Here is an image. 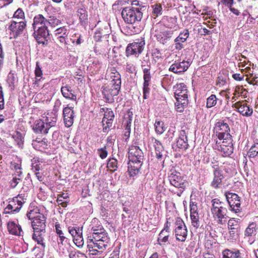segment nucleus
Returning a JSON list of instances; mask_svg holds the SVG:
<instances>
[{"instance_id": "nucleus-3", "label": "nucleus", "mask_w": 258, "mask_h": 258, "mask_svg": "<svg viewBox=\"0 0 258 258\" xmlns=\"http://www.w3.org/2000/svg\"><path fill=\"white\" fill-rule=\"evenodd\" d=\"M110 86L104 87L103 88L102 93L105 98L108 101H111L113 96H117L120 89L121 77L120 74L115 70H113L111 73Z\"/></svg>"}, {"instance_id": "nucleus-52", "label": "nucleus", "mask_w": 258, "mask_h": 258, "mask_svg": "<svg viewBox=\"0 0 258 258\" xmlns=\"http://www.w3.org/2000/svg\"><path fill=\"white\" fill-rule=\"evenodd\" d=\"M68 196L67 194H62V195H58L56 202L58 205H60L62 207H66L67 206V202H63L61 198L67 199Z\"/></svg>"}, {"instance_id": "nucleus-27", "label": "nucleus", "mask_w": 258, "mask_h": 258, "mask_svg": "<svg viewBox=\"0 0 258 258\" xmlns=\"http://www.w3.org/2000/svg\"><path fill=\"white\" fill-rule=\"evenodd\" d=\"M44 121L50 129L51 127L55 126L57 121V115L53 113V112L48 113Z\"/></svg>"}, {"instance_id": "nucleus-59", "label": "nucleus", "mask_w": 258, "mask_h": 258, "mask_svg": "<svg viewBox=\"0 0 258 258\" xmlns=\"http://www.w3.org/2000/svg\"><path fill=\"white\" fill-rule=\"evenodd\" d=\"M190 214H196L198 213V207L196 202H190Z\"/></svg>"}, {"instance_id": "nucleus-63", "label": "nucleus", "mask_w": 258, "mask_h": 258, "mask_svg": "<svg viewBox=\"0 0 258 258\" xmlns=\"http://www.w3.org/2000/svg\"><path fill=\"white\" fill-rule=\"evenodd\" d=\"M114 117V115L113 112L112 110L109 109H107V111L105 112L104 116L105 118L110 120H113Z\"/></svg>"}, {"instance_id": "nucleus-38", "label": "nucleus", "mask_w": 258, "mask_h": 258, "mask_svg": "<svg viewBox=\"0 0 258 258\" xmlns=\"http://www.w3.org/2000/svg\"><path fill=\"white\" fill-rule=\"evenodd\" d=\"M169 233L165 232L164 230H162L159 234L158 238V243L162 245V243H165L168 241Z\"/></svg>"}, {"instance_id": "nucleus-5", "label": "nucleus", "mask_w": 258, "mask_h": 258, "mask_svg": "<svg viewBox=\"0 0 258 258\" xmlns=\"http://www.w3.org/2000/svg\"><path fill=\"white\" fill-rule=\"evenodd\" d=\"M174 96L176 99L175 103L178 111H181L183 107L188 103L186 86L183 83L177 84L174 88Z\"/></svg>"}, {"instance_id": "nucleus-47", "label": "nucleus", "mask_w": 258, "mask_h": 258, "mask_svg": "<svg viewBox=\"0 0 258 258\" xmlns=\"http://www.w3.org/2000/svg\"><path fill=\"white\" fill-rule=\"evenodd\" d=\"M190 219L192 225L196 228L200 226L199 216L198 213L196 214H190Z\"/></svg>"}, {"instance_id": "nucleus-24", "label": "nucleus", "mask_w": 258, "mask_h": 258, "mask_svg": "<svg viewBox=\"0 0 258 258\" xmlns=\"http://www.w3.org/2000/svg\"><path fill=\"white\" fill-rule=\"evenodd\" d=\"M173 32L171 30H167L159 33L157 32L155 34L157 40L160 43L163 44H166L172 38Z\"/></svg>"}, {"instance_id": "nucleus-15", "label": "nucleus", "mask_w": 258, "mask_h": 258, "mask_svg": "<svg viewBox=\"0 0 258 258\" xmlns=\"http://www.w3.org/2000/svg\"><path fill=\"white\" fill-rule=\"evenodd\" d=\"M34 31L33 34L37 42L43 45L47 44L50 35L49 31L47 29V27Z\"/></svg>"}, {"instance_id": "nucleus-19", "label": "nucleus", "mask_w": 258, "mask_h": 258, "mask_svg": "<svg viewBox=\"0 0 258 258\" xmlns=\"http://www.w3.org/2000/svg\"><path fill=\"white\" fill-rule=\"evenodd\" d=\"M190 64V61H175L171 64L169 71L175 74H180L186 71Z\"/></svg>"}, {"instance_id": "nucleus-48", "label": "nucleus", "mask_w": 258, "mask_h": 258, "mask_svg": "<svg viewBox=\"0 0 258 258\" xmlns=\"http://www.w3.org/2000/svg\"><path fill=\"white\" fill-rule=\"evenodd\" d=\"M35 74L36 76V80L35 81V84H38V82L40 80V78L38 79L39 77H41L42 75V70L39 66V62H37L36 64V68L35 70Z\"/></svg>"}, {"instance_id": "nucleus-25", "label": "nucleus", "mask_w": 258, "mask_h": 258, "mask_svg": "<svg viewBox=\"0 0 258 258\" xmlns=\"http://www.w3.org/2000/svg\"><path fill=\"white\" fill-rule=\"evenodd\" d=\"M7 228L9 233L11 234L22 236L24 233L20 225H17L14 222H8Z\"/></svg>"}, {"instance_id": "nucleus-10", "label": "nucleus", "mask_w": 258, "mask_h": 258, "mask_svg": "<svg viewBox=\"0 0 258 258\" xmlns=\"http://www.w3.org/2000/svg\"><path fill=\"white\" fill-rule=\"evenodd\" d=\"M215 130L216 136L220 140L226 141L227 143L230 144L232 142V136L230 134V128L227 123L223 121H219L216 123Z\"/></svg>"}, {"instance_id": "nucleus-51", "label": "nucleus", "mask_w": 258, "mask_h": 258, "mask_svg": "<svg viewBox=\"0 0 258 258\" xmlns=\"http://www.w3.org/2000/svg\"><path fill=\"white\" fill-rule=\"evenodd\" d=\"M152 55L155 62L161 60L162 58V54L160 50L157 48L152 49Z\"/></svg>"}, {"instance_id": "nucleus-36", "label": "nucleus", "mask_w": 258, "mask_h": 258, "mask_svg": "<svg viewBox=\"0 0 258 258\" xmlns=\"http://www.w3.org/2000/svg\"><path fill=\"white\" fill-rule=\"evenodd\" d=\"M245 80L249 84L252 85L258 84V73H251L249 75H246Z\"/></svg>"}, {"instance_id": "nucleus-7", "label": "nucleus", "mask_w": 258, "mask_h": 258, "mask_svg": "<svg viewBox=\"0 0 258 258\" xmlns=\"http://www.w3.org/2000/svg\"><path fill=\"white\" fill-rule=\"evenodd\" d=\"M109 241V238H106L103 241L89 242L88 243V248L89 256L91 257H94L95 256L100 257L103 251L108 246Z\"/></svg>"}, {"instance_id": "nucleus-22", "label": "nucleus", "mask_w": 258, "mask_h": 258, "mask_svg": "<svg viewBox=\"0 0 258 258\" xmlns=\"http://www.w3.org/2000/svg\"><path fill=\"white\" fill-rule=\"evenodd\" d=\"M176 146L183 150H185L188 147L187 143V135L184 130H181L179 134V136L176 140Z\"/></svg>"}, {"instance_id": "nucleus-1", "label": "nucleus", "mask_w": 258, "mask_h": 258, "mask_svg": "<svg viewBox=\"0 0 258 258\" xmlns=\"http://www.w3.org/2000/svg\"><path fill=\"white\" fill-rule=\"evenodd\" d=\"M144 156L139 147L132 146L128 150V171L131 176L138 174L142 165Z\"/></svg>"}, {"instance_id": "nucleus-62", "label": "nucleus", "mask_w": 258, "mask_h": 258, "mask_svg": "<svg viewBox=\"0 0 258 258\" xmlns=\"http://www.w3.org/2000/svg\"><path fill=\"white\" fill-rule=\"evenodd\" d=\"M32 144L35 147H37L38 146L37 144H39V146L43 147V148H45L47 146L45 140H36L33 141Z\"/></svg>"}, {"instance_id": "nucleus-23", "label": "nucleus", "mask_w": 258, "mask_h": 258, "mask_svg": "<svg viewBox=\"0 0 258 258\" xmlns=\"http://www.w3.org/2000/svg\"><path fill=\"white\" fill-rule=\"evenodd\" d=\"M33 130L36 133L45 135L48 133L49 128L44 120L39 119L35 121Z\"/></svg>"}, {"instance_id": "nucleus-57", "label": "nucleus", "mask_w": 258, "mask_h": 258, "mask_svg": "<svg viewBox=\"0 0 258 258\" xmlns=\"http://www.w3.org/2000/svg\"><path fill=\"white\" fill-rule=\"evenodd\" d=\"M91 232L92 234H100L103 233H106L105 232V230L103 228V226L101 225H99V229H96L95 227H92L91 228Z\"/></svg>"}, {"instance_id": "nucleus-54", "label": "nucleus", "mask_w": 258, "mask_h": 258, "mask_svg": "<svg viewBox=\"0 0 258 258\" xmlns=\"http://www.w3.org/2000/svg\"><path fill=\"white\" fill-rule=\"evenodd\" d=\"M153 8V13L155 16L162 14V8L160 4H156L152 6Z\"/></svg>"}, {"instance_id": "nucleus-21", "label": "nucleus", "mask_w": 258, "mask_h": 258, "mask_svg": "<svg viewBox=\"0 0 258 258\" xmlns=\"http://www.w3.org/2000/svg\"><path fill=\"white\" fill-rule=\"evenodd\" d=\"M257 229L256 224L254 222H252L249 224L248 227L245 230V237L248 238V242L250 244H252L255 241L254 239L251 238L256 234Z\"/></svg>"}, {"instance_id": "nucleus-64", "label": "nucleus", "mask_w": 258, "mask_h": 258, "mask_svg": "<svg viewBox=\"0 0 258 258\" xmlns=\"http://www.w3.org/2000/svg\"><path fill=\"white\" fill-rule=\"evenodd\" d=\"M68 34L59 36L55 39L58 40L60 43L67 44V39H68Z\"/></svg>"}, {"instance_id": "nucleus-40", "label": "nucleus", "mask_w": 258, "mask_h": 258, "mask_svg": "<svg viewBox=\"0 0 258 258\" xmlns=\"http://www.w3.org/2000/svg\"><path fill=\"white\" fill-rule=\"evenodd\" d=\"M68 231L74 238L76 236L78 237L79 234H82V228L70 226L68 228Z\"/></svg>"}, {"instance_id": "nucleus-9", "label": "nucleus", "mask_w": 258, "mask_h": 258, "mask_svg": "<svg viewBox=\"0 0 258 258\" xmlns=\"http://www.w3.org/2000/svg\"><path fill=\"white\" fill-rule=\"evenodd\" d=\"M168 178L171 185L179 189L180 192H178L177 195L178 196H180L181 193L186 187L187 184L186 180L181 175L180 173L176 171L172 172L168 176Z\"/></svg>"}, {"instance_id": "nucleus-53", "label": "nucleus", "mask_w": 258, "mask_h": 258, "mask_svg": "<svg viewBox=\"0 0 258 258\" xmlns=\"http://www.w3.org/2000/svg\"><path fill=\"white\" fill-rule=\"evenodd\" d=\"M14 18L21 21H25V14L21 9H18L14 13Z\"/></svg>"}, {"instance_id": "nucleus-14", "label": "nucleus", "mask_w": 258, "mask_h": 258, "mask_svg": "<svg viewBox=\"0 0 258 258\" xmlns=\"http://www.w3.org/2000/svg\"><path fill=\"white\" fill-rule=\"evenodd\" d=\"M240 219L234 218H230L228 221V229L230 238L235 239L240 230Z\"/></svg>"}, {"instance_id": "nucleus-56", "label": "nucleus", "mask_w": 258, "mask_h": 258, "mask_svg": "<svg viewBox=\"0 0 258 258\" xmlns=\"http://www.w3.org/2000/svg\"><path fill=\"white\" fill-rule=\"evenodd\" d=\"M74 243L78 247L81 246L84 244V240L82 237V234H79L78 236H76L73 238Z\"/></svg>"}, {"instance_id": "nucleus-46", "label": "nucleus", "mask_w": 258, "mask_h": 258, "mask_svg": "<svg viewBox=\"0 0 258 258\" xmlns=\"http://www.w3.org/2000/svg\"><path fill=\"white\" fill-rule=\"evenodd\" d=\"M258 154V143L254 144L250 148L248 152V156L250 158L255 157Z\"/></svg>"}, {"instance_id": "nucleus-41", "label": "nucleus", "mask_w": 258, "mask_h": 258, "mask_svg": "<svg viewBox=\"0 0 258 258\" xmlns=\"http://www.w3.org/2000/svg\"><path fill=\"white\" fill-rule=\"evenodd\" d=\"M154 126L156 132L159 135L162 134L165 130L164 123L161 121H156Z\"/></svg>"}, {"instance_id": "nucleus-11", "label": "nucleus", "mask_w": 258, "mask_h": 258, "mask_svg": "<svg viewBox=\"0 0 258 258\" xmlns=\"http://www.w3.org/2000/svg\"><path fill=\"white\" fill-rule=\"evenodd\" d=\"M26 26V21H11L8 26L10 34L14 38L22 34Z\"/></svg>"}, {"instance_id": "nucleus-6", "label": "nucleus", "mask_w": 258, "mask_h": 258, "mask_svg": "<svg viewBox=\"0 0 258 258\" xmlns=\"http://www.w3.org/2000/svg\"><path fill=\"white\" fill-rule=\"evenodd\" d=\"M121 16L126 23L134 24L141 21L143 14L139 8L126 7L122 10Z\"/></svg>"}, {"instance_id": "nucleus-37", "label": "nucleus", "mask_w": 258, "mask_h": 258, "mask_svg": "<svg viewBox=\"0 0 258 258\" xmlns=\"http://www.w3.org/2000/svg\"><path fill=\"white\" fill-rule=\"evenodd\" d=\"M107 168L112 172L116 171L117 169V161L114 158H110L107 162Z\"/></svg>"}, {"instance_id": "nucleus-61", "label": "nucleus", "mask_w": 258, "mask_h": 258, "mask_svg": "<svg viewBox=\"0 0 258 258\" xmlns=\"http://www.w3.org/2000/svg\"><path fill=\"white\" fill-rule=\"evenodd\" d=\"M55 232L58 236L61 235H64V233L62 231V227L58 222L55 223Z\"/></svg>"}, {"instance_id": "nucleus-18", "label": "nucleus", "mask_w": 258, "mask_h": 258, "mask_svg": "<svg viewBox=\"0 0 258 258\" xmlns=\"http://www.w3.org/2000/svg\"><path fill=\"white\" fill-rule=\"evenodd\" d=\"M73 108L74 107L68 105L63 109V121L66 127L71 126L74 123L75 115Z\"/></svg>"}, {"instance_id": "nucleus-29", "label": "nucleus", "mask_w": 258, "mask_h": 258, "mask_svg": "<svg viewBox=\"0 0 258 258\" xmlns=\"http://www.w3.org/2000/svg\"><path fill=\"white\" fill-rule=\"evenodd\" d=\"M77 16L79 17L80 23L85 24L88 21V13L85 8L82 6L77 11Z\"/></svg>"}, {"instance_id": "nucleus-26", "label": "nucleus", "mask_w": 258, "mask_h": 258, "mask_svg": "<svg viewBox=\"0 0 258 258\" xmlns=\"http://www.w3.org/2000/svg\"><path fill=\"white\" fill-rule=\"evenodd\" d=\"M244 254L239 250L234 249L233 250L225 249L223 251V258H244Z\"/></svg>"}, {"instance_id": "nucleus-13", "label": "nucleus", "mask_w": 258, "mask_h": 258, "mask_svg": "<svg viewBox=\"0 0 258 258\" xmlns=\"http://www.w3.org/2000/svg\"><path fill=\"white\" fill-rule=\"evenodd\" d=\"M225 196L229 204L230 210L235 213L239 212L241 205L240 197L237 194L230 192H226Z\"/></svg>"}, {"instance_id": "nucleus-60", "label": "nucleus", "mask_w": 258, "mask_h": 258, "mask_svg": "<svg viewBox=\"0 0 258 258\" xmlns=\"http://www.w3.org/2000/svg\"><path fill=\"white\" fill-rule=\"evenodd\" d=\"M69 257L70 258H87L86 256L84 254L78 251L75 252L74 253H70Z\"/></svg>"}, {"instance_id": "nucleus-31", "label": "nucleus", "mask_w": 258, "mask_h": 258, "mask_svg": "<svg viewBox=\"0 0 258 258\" xmlns=\"http://www.w3.org/2000/svg\"><path fill=\"white\" fill-rule=\"evenodd\" d=\"M12 137L18 147L22 148L24 142L23 135L19 132H16Z\"/></svg>"}, {"instance_id": "nucleus-4", "label": "nucleus", "mask_w": 258, "mask_h": 258, "mask_svg": "<svg viewBox=\"0 0 258 258\" xmlns=\"http://www.w3.org/2000/svg\"><path fill=\"white\" fill-rule=\"evenodd\" d=\"M211 209L213 217L218 224L223 225L226 222L228 218L227 208L223 206V203L218 199L212 200Z\"/></svg>"}, {"instance_id": "nucleus-30", "label": "nucleus", "mask_w": 258, "mask_h": 258, "mask_svg": "<svg viewBox=\"0 0 258 258\" xmlns=\"http://www.w3.org/2000/svg\"><path fill=\"white\" fill-rule=\"evenodd\" d=\"M106 238H109L107 233H102V234H100L91 235L88 237L87 242H98L100 240L103 241V239H105V238L106 239Z\"/></svg>"}, {"instance_id": "nucleus-28", "label": "nucleus", "mask_w": 258, "mask_h": 258, "mask_svg": "<svg viewBox=\"0 0 258 258\" xmlns=\"http://www.w3.org/2000/svg\"><path fill=\"white\" fill-rule=\"evenodd\" d=\"M61 92L64 97L72 100H76L77 97L72 93L71 87L68 85L62 86L61 88Z\"/></svg>"}, {"instance_id": "nucleus-49", "label": "nucleus", "mask_w": 258, "mask_h": 258, "mask_svg": "<svg viewBox=\"0 0 258 258\" xmlns=\"http://www.w3.org/2000/svg\"><path fill=\"white\" fill-rule=\"evenodd\" d=\"M151 142L153 143L155 152L164 151V148L161 142L156 139L152 138Z\"/></svg>"}, {"instance_id": "nucleus-16", "label": "nucleus", "mask_w": 258, "mask_h": 258, "mask_svg": "<svg viewBox=\"0 0 258 258\" xmlns=\"http://www.w3.org/2000/svg\"><path fill=\"white\" fill-rule=\"evenodd\" d=\"M144 41L141 40L128 44L126 49L127 56L141 53L144 49Z\"/></svg>"}, {"instance_id": "nucleus-58", "label": "nucleus", "mask_w": 258, "mask_h": 258, "mask_svg": "<svg viewBox=\"0 0 258 258\" xmlns=\"http://www.w3.org/2000/svg\"><path fill=\"white\" fill-rule=\"evenodd\" d=\"M21 180V179H20L15 176H13L12 179L10 180L9 182L10 185L12 188H14Z\"/></svg>"}, {"instance_id": "nucleus-35", "label": "nucleus", "mask_w": 258, "mask_h": 258, "mask_svg": "<svg viewBox=\"0 0 258 258\" xmlns=\"http://www.w3.org/2000/svg\"><path fill=\"white\" fill-rule=\"evenodd\" d=\"M69 34L68 30L66 28V27H61L56 29L53 33V35L55 38H57L59 36H63V35H66Z\"/></svg>"}, {"instance_id": "nucleus-12", "label": "nucleus", "mask_w": 258, "mask_h": 258, "mask_svg": "<svg viewBox=\"0 0 258 258\" xmlns=\"http://www.w3.org/2000/svg\"><path fill=\"white\" fill-rule=\"evenodd\" d=\"M176 239L181 242L185 241L187 235V230L182 219L178 218L175 222L174 230Z\"/></svg>"}, {"instance_id": "nucleus-39", "label": "nucleus", "mask_w": 258, "mask_h": 258, "mask_svg": "<svg viewBox=\"0 0 258 258\" xmlns=\"http://www.w3.org/2000/svg\"><path fill=\"white\" fill-rule=\"evenodd\" d=\"M21 207L18 205L17 202H14L13 198V200L10 202V204L8 205V210H11L12 214H14L19 212Z\"/></svg>"}, {"instance_id": "nucleus-33", "label": "nucleus", "mask_w": 258, "mask_h": 258, "mask_svg": "<svg viewBox=\"0 0 258 258\" xmlns=\"http://www.w3.org/2000/svg\"><path fill=\"white\" fill-rule=\"evenodd\" d=\"M38 215H43L39 212V210L37 207L34 208L33 209H30L27 213V217L29 220H33L38 217Z\"/></svg>"}, {"instance_id": "nucleus-44", "label": "nucleus", "mask_w": 258, "mask_h": 258, "mask_svg": "<svg viewBox=\"0 0 258 258\" xmlns=\"http://www.w3.org/2000/svg\"><path fill=\"white\" fill-rule=\"evenodd\" d=\"M217 98L215 95H211L207 99V108H211L214 106L217 103Z\"/></svg>"}, {"instance_id": "nucleus-34", "label": "nucleus", "mask_w": 258, "mask_h": 258, "mask_svg": "<svg viewBox=\"0 0 258 258\" xmlns=\"http://www.w3.org/2000/svg\"><path fill=\"white\" fill-rule=\"evenodd\" d=\"M189 32L187 29H184L182 32H181L177 37H176L174 42L180 41L182 43L186 41L187 38L189 37Z\"/></svg>"}, {"instance_id": "nucleus-50", "label": "nucleus", "mask_w": 258, "mask_h": 258, "mask_svg": "<svg viewBox=\"0 0 258 258\" xmlns=\"http://www.w3.org/2000/svg\"><path fill=\"white\" fill-rule=\"evenodd\" d=\"M60 24V20L54 17H50L49 19H47V25H49L52 28L55 27Z\"/></svg>"}, {"instance_id": "nucleus-17", "label": "nucleus", "mask_w": 258, "mask_h": 258, "mask_svg": "<svg viewBox=\"0 0 258 258\" xmlns=\"http://www.w3.org/2000/svg\"><path fill=\"white\" fill-rule=\"evenodd\" d=\"M233 106L238 111L244 116H250L253 113V109L247 104L246 101H238Z\"/></svg>"}, {"instance_id": "nucleus-55", "label": "nucleus", "mask_w": 258, "mask_h": 258, "mask_svg": "<svg viewBox=\"0 0 258 258\" xmlns=\"http://www.w3.org/2000/svg\"><path fill=\"white\" fill-rule=\"evenodd\" d=\"M97 153L101 159L105 158L108 155L106 147L104 146L103 148L98 149L97 150Z\"/></svg>"}, {"instance_id": "nucleus-45", "label": "nucleus", "mask_w": 258, "mask_h": 258, "mask_svg": "<svg viewBox=\"0 0 258 258\" xmlns=\"http://www.w3.org/2000/svg\"><path fill=\"white\" fill-rule=\"evenodd\" d=\"M27 196L25 194H19L14 198V202H17L19 206L22 207L26 200Z\"/></svg>"}, {"instance_id": "nucleus-2", "label": "nucleus", "mask_w": 258, "mask_h": 258, "mask_svg": "<svg viewBox=\"0 0 258 258\" xmlns=\"http://www.w3.org/2000/svg\"><path fill=\"white\" fill-rule=\"evenodd\" d=\"M45 220L46 218L43 215H38V217L31 222L34 231L32 238L43 248L45 247V243L43 242L45 234Z\"/></svg>"}, {"instance_id": "nucleus-32", "label": "nucleus", "mask_w": 258, "mask_h": 258, "mask_svg": "<svg viewBox=\"0 0 258 258\" xmlns=\"http://www.w3.org/2000/svg\"><path fill=\"white\" fill-rule=\"evenodd\" d=\"M226 143V141H223V144L221 145V148L222 152L225 154V156H229L231 155L233 153V147L231 143L230 144H228V145H225L224 143Z\"/></svg>"}, {"instance_id": "nucleus-8", "label": "nucleus", "mask_w": 258, "mask_h": 258, "mask_svg": "<svg viewBox=\"0 0 258 258\" xmlns=\"http://www.w3.org/2000/svg\"><path fill=\"white\" fill-rule=\"evenodd\" d=\"M143 69L144 76V85H143V98L146 99L149 97L150 93V89L149 86L151 79L150 74L151 63L150 60L148 59L147 61L144 60L142 62L141 64Z\"/></svg>"}, {"instance_id": "nucleus-43", "label": "nucleus", "mask_w": 258, "mask_h": 258, "mask_svg": "<svg viewBox=\"0 0 258 258\" xmlns=\"http://www.w3.org/2000/svg\"><path fill=\"white\" fill-rule=\"evenodd\" d=\"M47 24V19L42 15H38L34 17L33 19V23L34 25Z\"/></svg>"}, {"instance_id": "nucleus-42", "label": "nucleus", "mask_w": 258, "mask_h": 258, "mask_svg": "<svg viewBox=\"0 0 258 258\" xmlns=\"http://www.w3.org/2000/svg\"><path fill=\"white\" fill-rule=\"evenodd\" d=\"M247 91L242 86H237L234 91V95H238V97L241 96L245 98L247 97Z\"/></svg>"}, {"instance_id": "nucleus-20", "label": "nucleus", "mask_w": 258, "mask_h": 258, "mask_svg": "<svg viewBox=\"0 0 258 258\" xmlns=\"http://www.w3.org/2000/svg\"><path fill=\"white\" fill-rule=\"evenodd\" d=\"M213 174L214 178L211 185L214 188H222L223 185L222 180L224 178L222 171L217 168L214 170Z\"/></svg>"}]
</instances>
